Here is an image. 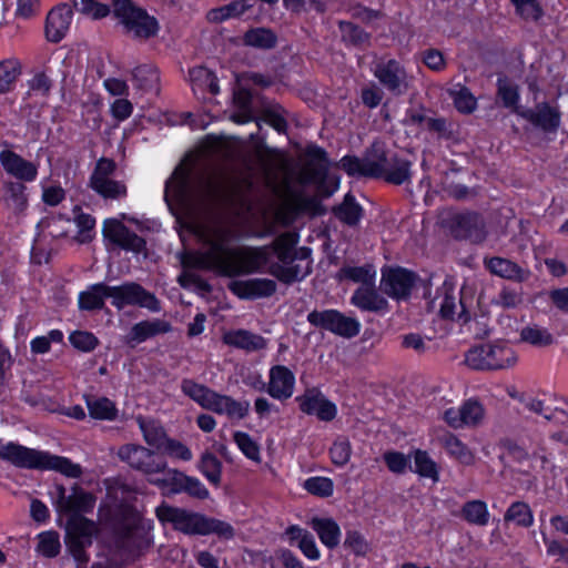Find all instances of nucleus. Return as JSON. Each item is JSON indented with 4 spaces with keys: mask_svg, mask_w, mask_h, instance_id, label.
Returning a JSON list of instances; mask_svg holds the SVG:
<instances>
[{
    "mask_svg": "<svg viewBox=\"0 0 568 568\" xmlns=\"http://www.w3.org/2000/svg\"><path fill=\"white\" fill-rule=\"evenodd\" d=\"M303 487L306 491L318 497H329L334 491V483L328 477L314 476L307 478Z\"/></svg>",
    "mask_w": 568,
    "mask_h": 568,
    "instance_id": "bf43d9fd",
    "label": "nucleus"
},
{
    "mask_svg": "<svg viewBox=\"0 0 568 568\" xmlns=\"http://www.w3.org/2000/svg\"><path fill=\"white\" fill-rule=\"evenodd\" d=\"M351 303L361 311L385 313L388 302L374 287V285L359 286L351 297Z\"/></svg>",
    "mask_w": 568,
    "mask_h": 568,
    "instance_id": "a878e982",
    "label": "nucleus"
},
{
    "mask_svg": "<svg viewBox=\"0 0 568 568\" xmlns=\"http://www.w3.org/2000/svg\"><path fill=\"white\" fill-rule=\"evenodd\" d=\"M243 41L246 45L268 50L276 45L277 37L266 28H254L245 32Z\"/></svg>",
    "mask_w": 568,
    "mask_h": 568,
    "instance_id": "49530a36",
    "label": "nucleus"
},
{
    "mask_svg": "<svg viewBox=\"0 0 568 568\" xmlns=\"http://www.w3.org/2000/svg\"><path fill=\"white\" fill-rule=\"evenodd\" d=\"M310 159L301 169L298 181L302 184H318L324 182L327 172L326 152L318 148L312 146L307 151Z\"/></svg>",
    "mask_w": 568,
    "mask_h": 568,
    "instance_id": "412c9836",
    "label": "nucleus"
},
{
    "mask_svg": "<svg viewBox=\"0 0 568 568\" xmlns=\"http://www.w3.org/2000/svg\"><path fill=\"white\" fill-rule=\"evenodd\" d=\"M231 293L242 300L268 297L276 291V283L270 278L234 280L227 284Z\"/></svg>",
    "mask_w": 568,
    "mask_h": 568,
    "instance_id": "a211bd4d",
    "label": "nucleus"
},
{
    "mask_svg": "<svg viewBox=\"0 0 568 568\" xmlns=\"http://www.w3.org/2000/svg\"><path fill=\"white\" fill-rule=\"evenodd\" d=\"M97 498L93 494L85 491L78 485L71 487L68 495L63 486L58 487L57 509L61 513L81 516L91 513L95 506Z\"/></svg>",
    "mask_w": 568,
    "mask_h": 568,
    "instance_id": "ddd939ff",
    "label": "nucleus"
},
{
    "mask_svg": "<svg viewBox=\"0 0 568 568\" xmlns=\"http://www.w3.org/2000/svg\"><path fill=\"white\" fill-rule=\"evenodd\" d=\"M438 443L449 457L458 463L469 466L475 463V454L456 435L445 433L438 437Z\"/></svg>",
    "mask_w": 568,
    "mask_h": 568,
    "instance_id": "473e14b6",
    "label": "nucleus"
},
{
    "mask_svg": "<svg viewBox=\"0 0 568 568\" xmlns=\"http://www.w3.org/2000/svg\"><path fill=\"white\" fill-rule=\"evenodd\" d=\"M234 105L236 112L231 115V119L239 124H244L253 120L252 113V95L248 90L241 88L234 92Z\"/></svg>",
    "mask_w": 568,
    "mask_h": 568,
    "instance_id": "a18cd8bd",
    "label": "nucleus"
},
{
    "mask_svg": "<svg viewBox=\"0 0 568 568\" xmlns=\"http://www.w3.org/2000/svg\"><path fill=\"white\" fill-rule=\"evenodd\" d=\"M199 468L203 476L209 480V483L215 487L220 486L222 476V463L215 455L212 453L203 454Z\"/></svg>",
    "mask_w": 568,
    "mask_h": 568,
    "instance_id": "603ef678",
    "label": "nucleus"
},
{
    "mask_svg": "<svg viewBox=\"0 0 568 568\" xmlns=\"http://www.w3.org/2000/svg\"><path fill=\"white\" fill-rule=\"evenodd\" d=\"M85 404L89 415L99 420H114L118 416V408L108 397L87 396Z\"/></svg>",
    "mask_w": 568,
    "mask_h": 568,
    "instance_id": "58836bf2",
    "label": "nucleus"
},
{
    "mask_svg": "<svg viewBox=\"0 0 568 568\" xmlns=\"http://www.w3.org/2000/svg\"><path fill=\"white\" fill-rule=\"evenodd\" d=\"M136 423L145 443L149 446L161 450L169 438L161 423L152 418H144L143 416H138Z\"/></svg>",
    "mask_w": 568,
    "mask_h": 568,
    "instance_id": "c9c22d12",
    "label": "nucleus"
},
{
    "mask_svg": "<svg viewBox=\"0 0 568 568\" xmlns=\"http://www.w3.org/2000/svg\"><path fill=\"white\" fill-rule=\"evenodd\" d=\"M463 518L470 525L484 527L489 523L487 504L479 499L466 501L462 507Z\"/></svg>",
    "mask_w": 568,
    "mask_h": 568,
    "instance_id": "a19ab883",
    "label": "nucleus"
},
{
    "mask_svg": "<svg viewBox=\"0 0 568 568\" xmlns=\"http://www.w3.org/2000/svg\"><path fill=\"white\" fill-rule=\"evenodd\" d=\"M159 72L152 64L136 67L132 71V81L136 89L142 91H158Z\"/></svg>",
    "mask_w": 568,
    "mask_h": 568,
    "instance_id": "79ce46f5",
    "label": "nucleus"
},
{
    "mask_svg": "<svg viewBox=\"0 0 568 568\" xmlns=\"http://www.w3.org/2000/svg\"><path fill=\"white\" fill-rule=\"evenodd\" d=\"M517 361L515 349L503 341L475 346L465 354V364L475 371L508 369Z\"/></svg>",
    "mask_w": 568,
    "mask_h": 568,
    "instance_id": "39448f33",
    "label": "nucleus"
},
{
    "mask_svg": "<svg viewBox=\"0 0 568 568\" xmlns=\"http://www.w3.org/2000/svg\"><path fill=\"white\" fill-rule=\"evenodd\" d=\"M90 186L104 199L116 200L126 195L125 184L112 179L90 181Z\"/></svg>",
    "mask_w": 568,
    "mask_h": 568,
    "instance_id": "09e8293b",
    "label": "nucleus"
},
{
    "mask_svg": "<svg viewBox=\"0 0 568 568\" xmlns=\"http://www.w3.org/2000/svg\"><path fill=\"white\" fill-rule=\"evenodd\" d=\"M456 109L462 113H471L477 106V101L466 87L458 85L457 89L450 91Z\"/></svg>",
    "mask_w": 568,
    "mask_h": 568,
    "instance_id": "052dcab7",
    "label": "nucleus"
},
{
    "mask_svg": "<svg viewBox=\"0 0 568 568\" xmlns=\"http://www.w3.org/2000/svg\"><path fill=\"white\" fill-rule=\"evenodd\" d=\"M334 214L343 223L355 226L362 219L363 209L356 202L355 196L347 193L344 201L334 209Z\"/></svg>",
    "mask_w": 568,
    "mask_h": 568,
    "instance_id": "ea45409f",
    "label": "nucleus"
},
{
    "mask_svg": "<svg viewBox=\"0 0 568 568\" xmlns=\"http://www.w3.org/2000/svg\"><path fill=\"white\" fill-rule=\"evenodd\" d=\"M308 525L317 534L321 542L328 549H334L341 541V528L338 524L328 517H313Z\"/></svg>",
    "mask_w": 568,
    "mask_h": 568,
    "instance_id": "7c9ffc66",
    "label": "nucleus"
},
{
    "mask_svg": "<svg viewBox=\"0 0 568 568\" xmlns=\"http://www.w3.org/2000/svg\"><path fill=\"white\" fill-rule=\"evenodd\" d=\"M415 471L434 481H438L439 474L436 463L429 457L427 452L417 449L414 454Z\"/></svg>",
    "mask_w": 568,
    "mask_h": 568,
    "instance_id": "6e6d98bb",
    "label": "nucleus"
},
{
    "mask_svg": "<svg viewBox=\"0 0 568 568\" xmlns=\"http://www.w3.org/2000/svg\"><path fill=\"white\" fill-rule=\"evenodd\" d=\"M307 321L316 327L344 337H354L359 333L361 324L356 318L345 316L336 310L313 311Z\"/></svg>",
    "mask_w": 568,
    "mask_h": 568,
    "instance_id": "f8f14e48",
    "label": "nucleus"
},
{
    "mask_svg": "<svg viewBox=\"0 0 568 568\" xmlns=\"http://www.w3.org/2000/svg\"><path fill=\"white\" fill-rule=\"evenodd\" d=\"M116 456L132 469L148 476L156 475L165 467L164 459L159 457L155 452L139 444L122 445Z\"/></svg>",
    "mask_w": 568,
    "mask_h": 568,
    "instance_id": "9d476101",
    "label": "nucleus"
},
{
    "mask_svg": "<svg viewBox=\"0 0 568 568\" xmlns=\"http://www.w3.org/2000/svg\"><path fill=\"white\" fill-rule=\"evenodd\" d=\"M209 410L226 415L232 419H243L248 415L250 402L236 400L231 396L214 393Z\"/></svg>",
    "mask_w": 568,
    "mask_h": 568,
    "instance_id": "cd10ccee",
    "label": "nucleus"
},
{
    "mask_svg": "<svg viewBox=\"0 0 568 568\" xmlns=\"http://www.w3.org/2000/svg\"><path fill=\"white\" fill-rule=\"evenodd\" d=\"M521 115L545 132H556L560 125L559 110L546 102L537 104L535 110H527Z\"/></svg>",
    "mask_w": 568,
    "mask_h": 568,
    "instance_id": "393cba45",
    "label": "nucleus"
},
{
    "mask_svg": "<svg viewBox=\"0 0 568 568\" xmlns=\"http://www.w3.org/2000/svg\"><path fill=\"white\" fill-rule=\"evenodd\" d=\"M181 390L184 395L197 403L201 407L209 409L214 390L193 379L185 378L181 383Z\"/></svg>",
    "mask_w": 568,
    "mask_h": 568,
    "instance_id": "37998d69",
    "label": "nucleus"
},
{
    "mask_svg": "<svg viewBox=\"0 0 568 568\" xmlns=\"http://www.w3.org/2000/svg\"><path fill=\"white\" fill-rule=\"evenodd\" d=\"M103 236L125 251L141 253L145 248V241L115 219L104 221Z\"/></svg>",
    "mask_w": 568,
    "mask_h": 568,
    "instance_id": "dca6fc26",
    "label": "nucleus"
},
{
    "mask_svg": "<svg viewBox=\"0 0 568 568\" xmlns=\"http://www.w3.org/2000/svg\"><path fill=\"white\" fill-rule=\"evenodd\" d=\"M110 298L112 305L118 310L129 305L146 308L154 313L161 310V304L156 296L135 282H125L121 285L110 286Z\"/></svg>",
    "mask_w": 568,
    "mask_h": 568,
    "instance_id": "6e6552de",
    "label": "nucleus"
},
{
    "mask_svg": "<svg viewBox=\"0 0 568 568\" xmlns=\"http://www.w3.org/2000/svg\"><path fill=\"white\" fill-rule=\"evenodd\" d=\"M233 439L240 450L251 460L260 463L261 462V453L260 446L257 443L244 432H235L233 435Z\"/></svg>",
    "mask_w": 568,
    "mask_h": 568,
    "instance_id": "680f3d73",
    "label": "nucleus"
},
{
    "mask_svg": "<svg viewBox=\"0 0 568 568\" xmlns=\"http://www.w3.org/2000/svg\"><path fill=\"white\" fill-rule=\"evenodd\" d=\"M332 463L336 466L346 465L352 456V446L347 438H338L329 450Z\"/></svg>",
    "mask_w": 568,
    "mask_h": 568,
    "instance_id": "774afa93",
    "label": "nucleus"
},
{
    "mask_svg": "<svg viewBox=\"0 0 568 568\" xmlns=\"http://www.w3.org/2000/svg\"><path fill=\"white\" fill-rule=\"evenodd\" d=\"M396 153L385 151L381 144H374L366 158L367 176L384 178Z\"/></svg>",
    "mask_w": 568,
    "mask_h": 568,
    "instance_id": "72a5a7b5",
    "label": "nucleus"
},
{
    "mask_svg": "<svg viewBox=\"0 0 568 568\" xmlns=\"http://www.w3.org/2000/svg\"><path fill=\"white\" fill-rule=\"evenodd\" d=\"M72 3L77 11L93 19H102L111 12L109 6L95 0H72Z\"/></svg>",
    "mask_w": 568,
    "mask_h": 568,
    "instance_id": "e2e57ef3",
    "label": "nucleus"
},
{
    "mask_svg": "<svg viewBox=\"0 0 568 568\" xmlns=\"http://www.w3.org/2000/svg\"><path fill=\"white\" fill-rule=\"evenodd\" d=\"M99 521L112 526L120 548L129 557L142 556L152 545L153 525L129 503H118V489L109 488L98 509Z\"/></svg>",
    "mask_w": 568,
    "mask_h": 568,
    "instance_id": "7ed1b4c3",
    "label": "nucleus"
},
{
    "mask_svg": "<svg viewBox=\"0 0 568 568\" xmlns=\"http://www.w3.org/2000/svg\"><path fill=\"white\" fill-rule=\"evenodd\" d=\"M155 515L162 524H171L174 530L185 535L203 534L205 516L200 513L162 503L155 508Z\"/></svg>",
    "mask_w": 568,
    "mask_h": 568,
    "instance_id": "1a4fd4ad",
    "label": "nucleus"
},
{
    "mask_svg": "<svg viewBox=\"0 0 568 568\" xmlns=\"http://www.w3.org/2000/svg\"><path fill=\"white\" fill-rule=\"evenodd\" d=\"M339 30L344 42L352 45H363L368 42L369 34L352 22L339 21Z\"/></svg>",
    "mask_w": 568,
    "mask_h": 568,
    "instance_id": "13d9d810",
    "label": "nucleus"
},
{
    "mask_svg": "<svg viewBox=\"0 0 568 568\" xmlns=\"http://www.w3.org/2000/svg\"><path fill=\"white\" fill-rule=\"evenodd\" d=\"M105 298H110V285L104 283L92 284L79 294V308L82 311L101 310L104 306Z\"/></svg>",
    "mask_w": 568,
    "mask_h": 568,
    "instance_id": "f704fd0d",
    "label": "nucleus"
},
{
    "mask_svg": "<svg viewBox=\"0 0 568 568\" xmlns=\"http://www.w3.org/2000/svg\"><path fill=\"white\" fill-rule=\"evenodd\" d=\"M295 387L294 373L284 365H275L270 368L267 394L277 400H286L292 397Z\"/></svg>",
    "mask_w": 568,
    "mask_h": 568,
    "instance_id": "6ab92c4d",
    "label": "nucleus"
},
{
    "mask_svg": "<svg viewBox=\"0 0 568 568\" xmlns=\"http://www.w3.org/2000/svg\"><path fill=\"white\" fill-rule=\"evenodd\" d=\"M97 532L94 521L83 516H71L67 525V546L74 560L82 566L89 561L85 549L92 545Z\"/></svg>",
    "mask_w": 568,
    "mask_h": 568,
    "instance_id": "0eeeda50",
    "label": "nucleus"
},
{
    "mask_svg": "<svg viewBox=\"0 0 568 568\" xmlns=\"http://www.w3.org/2000/svg\"><path fill=\"white\" fill-rule=\"evenodd\" d=\"M339 281L347 280L354 283L362 284L361 286L374 285L376 278V270L372 264L362 266H343L338 273Z\"/></svg>",
    "mask_w": 568,
    "mask_h": 568,
    "instance_id": "4c0bfd02",
    "label": "nucleus"
},
{
    "mask_svg": "<svg viewBox=\"0 0 568 568\" xmlns=\"http://www.w3.org/2000/svg\"><path fill=\"white\" fill-rule=\"evenodd\" d=\"M20 74V63L14 59L0 61V94L10 91Z\"/></svg>",
    "mask_w": 568,
    "mask_h": 568,
    "instance_id": "5fc2aeb1",
    "label": "nucleus"
},
{
    "mask_svg": "<svg viewBox=\"0 0 568 568\" xmlns=\"http://www.w3.org/2000/svg\"><path fill=\"white\" fill-rule=\"evenodd\" d=\"M455 234L457 237L467 239L479 243L486 237L484 219L477 213H464L456 217Z\"/></svg>",
    "mask_w": 568,
    "mask_h": 568,
    "instance_id": "bb28decb",
    "label": "nucleus"
},
{
    "mask_svg": "<svg viewBox=\"0 0 568 568\" xmlns=\"http://www.w3.org/2000/svg\"><path fill=\"white\" fill-rule=\"evenodd\" d=\"M295 400L300 409L307 415H314L320 420L331 422L337 415L336 405L326 398V396L316 387L307 388Z\"/></svg>",
    "mask_w": 568,
    "mask_h": 568,
    "instance_id": "4468645a",
    "label": "nucleus"
},
{
    "mask_svg": "<svg viewBox=\"0 0 568 568\" xmlns=\"http://www.w3.org/2000/svg\"><path fill=\"white\" fill-rule=\"evenodd\" d=\"M222 341L225 345L245 351L246 353L258 352L267 347L266 338L244 328L225 332Z\"/></svg>",
    "mask_w": 568,
    "mask_h": 568,
    "instance_id": "5701e85b",
    "label": "nucleus"
},
{
    "mask_svg": "<svg viewBox=\"0 0 568 568\" xmlns=\"http://www.w3.org/2000/svg\"><path fill=\"white\" fill-rule=\"evenodd\" d=\"M210 534H215L223 539H232L235 535L234 528L229 523L205 516L202 536Z\"/></svg>",
    "mask_w": 568,
    "mask_h": 568,
    "instance_id": "69168bd1",
    "label": "nucleus"
},
{
    "mask_svg": "<svg viewBox=\"0 0 568 568\" xmlns=\"http://www.w3.org/2000/svg\"><path fill=\"white\" fill-rule=\"evenodd\" d=\"M235 231L224 224H215L200 233L201 250L184 255L185 267L212 271L217 275L234 278L260 273L270 263L272 254L278 262L271 263L268 273L280 282L291 284L301 281L311 273L310 250L295 251L297 236L285 232L278 235L271 245L250 246L231 243Z\"/></svg>",
    "mask_w": 568,
    "mask_h": 568,
    "instance_id": "f257e3e1",
    "label": "nucleus"
},
{
    "mask_svg": "<svg viewBox=\"0 0 568 568\" xmlns=\"http://www.w3.org/2000/svg\"><path fill=\"white\" fill-rule=\"evenodd\" d=\"M430 308L437 310L443 318L454 320L455 316L463 318L465 307L462 300L457 302L456 288L452 280H445L437 290L436 296L430 301Z\"/></svg>",
    "mask_w": 568,
    "mask_h": 568,
    "instance_id": "f3484780",
    "label": "nucleus"
},
{
    "mask_svg": "<svg viewBox=\"0 0 568 568\" xmlns=\"http://www.w3.org/2000/svg\"><path fill=\"white\" fill-rule=\"evenodd\" d=\"M26 186L21 182L4 181L0 197L1 204L12 213H20L27 206Z\"/></svg>",
    "mask_w": 568,
    "mask_h": 568,
    "instance_id": "2f4dec72",
    "label": "nucleus"
},
{
    "mask_svg": "<svg viewBox=\"0 0 568 568\" xmlns=\"http://www.w3.org/2000/svg\"><path fill=\"white\" fill-rule=\"evenodd\" d=\"M112 12L125 33L134 39L148 40L159 31L156 19L131 0H113Z\"/></svg>",
    "mask_w": 568,
    "mask_h": 568,
    "instance_id": "423d86ee",
    "label": "nucleus"
},
{
    "mask_svg": "<svg viewBox=\"0 0 568 568\" xmlns=\"http://www.w3.org/2000/svg\"><path fill=\"white\" fill-rule=\"evenodd\" d=\"M251 187L247 179L219 171L192 180L190 170L180 164L165 183L164 196L180 204L236 206Z\"/></svg>",
    "mask_w": 568,
    "mask_h": 568,
    "instance_id": "f03ea898",
    "label": "nucleus"
},
{
    "mask_svg": "<svg viewBox=\"0 0 568 568\" xmlns=\"http://www.w3.org/2000/svg\"><path fill=\"white\" fill-rule=\"evenodd\" d=\"M285 535L290 544L295 545L307 559L318 560L321 558L315 538L308 530L297 525H291L286 528Z\"/></svg>",
    "mask_w": 568,
    "mask_h": 568,
    "instance_id": "c85d7f7f",
    "label": "nucleus"
},
{
    "mask_svg": "<svg viewBox=\"0 0 568 568\" xmlns=\"http://www.w3.org/2000/svg\"><path fill=\"white\" fill-rule=\"evenodd\" d=\"M160 477L150 478V483L160 488L164 494L176 495L182 493L183 481L185 474L174 469L164 467V470L160 471Z\"/></svg>",
    "mask_w": 568,
    "mask_h": 568,
    "instance_id": "e433bc0d",
    "label": "nucleus"
},
{
    "mask_svg": "<svg viewBox=\"0 0 568 568\" xmlns=\"http://www.w3.org/2000/svg\"><path fill=\"white\" fill-rule=\"evenodd\" d=\"M520 339L535 347H546L554 343L552 334L538 325H528L520 331Z\"/></svg>",
    "mask_w": 568,
    "mask_h": 568,
    "instance_id": "8fccbe9b",
    "label": "nucleus"
},
{
    "mask_svg": "<svg viewBox=\"0 0 568 568\" xmlns=\"http://www.w3.org/2000/svg\"><path fill=\"white\" fill-rule=\"evenodd\" d=\"M0 458L18 468L54 470L69 478H79L82 467L71 459L49 452L29 448L14 442L0 439Z\"/></svg>",
    "mask_w": 568,
    "mask_h": 568,
    "instance_id": "20e7f679",
    "label": "nucleus"
},
{
    "mask_svg": "<svg viewBox=\"0 0 568 568\" xmlns=\"http://www.w3.org/2000/svg\"><path fill=\"white\" fill-rule=\"evenodd\" d=\"M485 266L491 274L510 281L524 282L529 276V271L504 257L486 258Z\"/></svg>",
    "mask_w": 568,
    "mask_h": 568,
    "instance_id": "c756f323",
    "label": "nucleus"
},
{
    "mask_svg": "<svg viewBox=\"0 0 568 568\" xmlns=\"http://www.w3.org/2000/svg\"><path fill=\"white\" fill-rule=\"evenodd\" d=\"M0 162L3 170L21 181L31 182L37 178V166L24 160L19 154L10 150H3L0 152Z\"/></svg>",
    "mask_w": 568,
    "mask_h": 568,
    "instance_id": "b1692460",
    "label": "nucleus"
},
{
    "mask_svg": "<svg viewBox=\"0 0 568 568\" xmlns=\"http://www.w3.org/2000/svg\"><path fill=\"white\" fill-rule=\"evenodd\" d=\"M463 424L465 426H477L485 417L483 405L474 399H468L462 405Z\"/></svg>",
    "mask_w": 568,
    "mask_h": 568,
    "instance_id": "0e129e2a",
    "label": "nucleus"
},
{
    "mask_svg": "<svg viewBox=\"0 0 568 568\" xmlns=\"http://www.w3.org/2000/svg\"><path fill=\"white\" fill-rule=\"evenodd\" d=\"M38 551L48 558L55 557L60 551L59 535L55 531H44L39 536Z\"/></svg>",
    "mask_w": 568,
    "mask_h": 568,
    "instance_id": "338daca9",
    "label": "nucleus"
},
{
    "mask_svg": "<svg viewBox=\"0 0 568 568\" xmlns=\"http://www.w3.org/2000/svg\"><path fill=\"white\" fill-rule=\"evenodd\" d=\"M505 521H513L521 527H530L534 524V515L528 504L524 501L513 503L504 516Z\"/></svg>",
    "mask_w": 568,
    "mask_h": 568,
    "instance_id": "3c124183",
    "label": "nucleus"
},
{
    "mask_svg": "<svg viewBox=\"0 0 568 568\" xmlns=\"http://www.w3.org/2000/svg\"><path fill=\"white\" fill-rule=\"evenodd\" d=\"M520 400L528 410L542 415L548 420L568 423V403H566V407H556L550 414H548V409L545 408L544 402L538 398L525 397Z\"/></svg>",
    "mask_w": 568,
    "mask_h": 568,
    "instance_id": "c03bdc74",
    "label": "nucleus"
},
{
    "mask_svg": "<svg viewBox=\"0 0 568 568\" xmlns=\"http://www.w3.org/2000/svg\"><path fill=\"white\" fill-rule=\"evenodd\" d=\"M190 79L193 83V90L195 88H207L212 94L219 93V84L216 77L206 68L199 67L190 71Z\"/></svg>",
    "mask_w": 568,
    "mask_h": 568,
    "instance_id": "4d7b16f0",
    "label": "nucleus"
},
{
    "mask_svg": "<svg viewBox=\"0 0 568 568\" xmlns=\"http://www.w3.org/2000/svg\"><path fill=\"white\" fill-rule=\"evenodd\" d=\"M374 77L392 94L404 95L413 83V75L395 59L379 60L373 69Z\"/></svg>",
    "mask_w": 568,
    "mask_h": 568,
    "instance_id": "9b49d317",
    "label": "nucleus"
},
{
    "mask_svg": "<svg viewBox=\"0 0 568 568\" xmlns=\"http://www.w3.org/2000/svg\"><path fill=\"white\" fill-rule=\"evenodd\" d=\"M412 163L408 160L398 158L393 160L389 170L386 171L384 179L393 184L400 185L410 179Z\"/></svg>",
    "mask_w": 568,
    "mask_h": 568,
    "instance_id": "864d4df0",
    "label": "nucleus"
},
{
    "mask_svg": "<svg viewBox=\"0 0 568 568\" xmlns=\"http://www.w3.org/2000/svg\"><path fill=\"white\" fill-rule=\"evenodd\" d=\"M72 21V9L62 3L53 8L47 16L45 20V38L48 41L58 43L69 31Z\"/></svg>",
    "mask_w": 568,
    "mask_h": 568,
    "instance_id": "aec40b11",
    "label": "nucleus"
},
{
    "mask_svg": "<svg viewBox=\"0 0 568 568\" xmlns=\"http://www.w3.org/2000/svg\"><path fill=\"white\" fill-rule=\"evenodd\" d=\"M251 8L252 4L247 0H236L221 8L211 10L209 12V20L222 22L231 18H239Z\"/></svg>",
    "mask_w": 568,
    "mask_h": 568,
    "instance_id": "de8ad7c7",
    "label": "nucleus"
},
{
    "mask_svg": "<svg viewBox=\"0 0 568 568\" xmlns=\"http://www.w3.org/2000/svg\"><path fill=\"white\" fill-rule=\"evenodd\" d=\"M171 331L172 326L168 321L160 318L141 321L132 326L129 334L124 337V342L131 347H134L145 342L148 338L166 334Z\"/></svg>",
    "mask_w": 568,
    "mask_h": 568,
    "instance_id": "4be33fe9",
    "label": "nucleus"
},
{
    "mask_svg": "<svg viewBox=\"0 0 568 568\" xmlns=\"http://www.w3.org/2000/svg\"><path fill=\"white\" fill-rule=\"evenodd\" d=\"M416 275L402 267L388 268L383 272L381 290L395 300L407 298L415 284Z\"/></svg>",
    "mask_w": 568,
    "mask_h": 568,
    "instance_id": "2eb2a0df",
    "label": "nucleus"
}]
</instances>
